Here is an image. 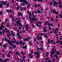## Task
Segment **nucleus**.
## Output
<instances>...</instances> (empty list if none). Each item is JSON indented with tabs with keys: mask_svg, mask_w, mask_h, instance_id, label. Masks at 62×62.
<instances>
[{
	"mask_svg": "<svg viewBox=\"0 0 62 62\" xmlns=\"http://www.w3.org/2000/svg\"><path fill=\"white\" fill-rule=\"evenodd\" d=\"M23 41H26V39H24L23 40Z\"/></svg>",
	"mask_w": 62,
	"mask_h": 62,
	"instance_id": "3c124183",
	"label": "nucleus"
},
{
	"mask_svg": "<svg viewBox=\"0 0 62 62\" xmlns=\"http://www.w3.org/2000/svg\"><path fill=\"white\" fill-rule=\"evenodd\" d=\"M54 4L55 5H57V2L56 1H54Z\"/></svg>",
	"mask_w": 62,
	"mask_h": 62,
	"instance_id": "aec40b11",
	"label": "nucleus"
},
{
	"mask_svg": "<svg viewBox=\"0 0 62 62\" xmlns=\"http://www.w3.org/2000/svg\"><path fill=\"white\" fill-rule=\"evenodd\" d=\"M56 53L57 54V55L56 54L54 55V56L56 57H58L57 55H60V54H59V53H60V52L59 51L57 52H56Z\"/></svg>",
	"mask_w": 62,
	"mask_h": 62,
	"instance_id": "423d86ee",
	"label": "nucleus"
},
{
	"mask_svg": "<svg viewBox=\"0 0 62 62\" xmlns=\"http://www.w3.org/2000/svg\"><path fill=\"white\" fill-rule=\"evenodd\" d=\"M20 21H16V23H18L19 25L20 26H23V25L22 24H20Z\"/></svg>",
	"mask_w": 62,
	"mask_h": 62,
	"instance_id": "6e6552de",
	"label": "nucleus"
},
{
	"mask_svg": "<svg viewBox=\"0 0 62 62\" xmlns=\"http://www.w3.org/2000/svg\"><path fill=\"white\" fill-rule=\"evenodd\" d=\"M9 54H11L12 53V51H9Z\"/></svg>",
	"mask_w": 62,
	"mask_h": 62,
	"instance_id": "bf43d9fd",
	"label": "nucleus"
},
{
	"mask_svg": "<svg viewBox=\"0 0 62 62\" xmlns=\"http://www.w3.org/2000/svg\"><path fill=\"white\" fill-rule=\"evenodd\" d=\"M12 22L13 23V22H14V17H13V16L12 17Z\"/></svg>",
	"mask_w": 62,
	"mask_h": 62,
	"instance_id": "dca6fc26",
	"label": "nucleus"
},
{
	"mask_svg": "<svg viewBox=\"0 0 62 62\" xmlns=\"http://www.w3.org/2000/svg\"><path fill=\"white\" fill-rule=\"evenodd\" d=\"M38 20V19L37 18L35 19H32V22H33V21H35V20Z\"/></svg>",
	"mask_w": 62,
	"mask_h": 62,
	"instance_id": "a211bd4d",
	"label": "nucleus"
},
{
	"mask_svg": "<svg viewBox=\"0 0 62 62\" xmlns=\"http://www.w3.org/2000/svg\"><path fill=\"white\" fill-rule=\"evenodd\" d=\"M9 61V59L8 58H7L5 59V62H7V61Z\"/></svg>",
	"mask_w": 62,
	"mask_h": 62,
	"instance_id": "f8f14e48",
	"label": "nucleus"
},
{
	"mask_svg": "<svg viewBox=\"0 0 62 62\" xmlns=\"http://www.w3.org/2000/svg\"><path fill=\"white\" fill-rule=\"evenodd\" d=\"M25 29L27 31H28V30H29V29L27 28H25Z\"/></svg>",
	"mask_w": 62,
	"mask_h": 62,
	"instance_id": "a18cd8bd",
	"label": "nucleus"
},
{
	"mask_svg": "<svg viewBox=\"0 0 62 62\" xmlns=\"http://www.w3.org/2000/svg\"><path fill=\"white\" fill-rule=\"evenodd\" d=\"M23 43H22V41H20L19 42V44H22Z\"/></svg>",
	"mask_w": 62,
	"mask_h": 62,
	"instance_id": "2f4dec72",
	"label": "nucleus"
},
{
	"mask_svg": "<svg viewBox=\"0 0 62 62\" xmlns=\"http://www.w3.org/2000/svg\"><path fill=\"white\" fill-rule=\"evenodd\" d=\"M55 48V47H54V46H53V48L52 49V52H55V51H54V48Z\"/></svg>",
	"mask_w": 62,
	"mask_h": 62,
	"instance_id": "b1692460",
	"label": "nucleus"
},
{
	"mask_svg": "<svg viewBox=\"0 0 62 62\" xmlns=\"http://www.w3.org/2000/svg\"><path fill=\"white\" fill-rule=\"evenodd\" d=\"M20 9L21 11H22V10H23V8L22 7H20Z\"/></svg>",
	"mask_w": 62,
	"mask_h": 62,
	"instance_id": "7c9ffc66",
	"label": "nucleus"
},
{
	"mask_svg": "<svg viewBox=\"0 0 62 62\" xmlns=\"http://www.w3.org/2000/svg\"><path fill=\"white\" fill-rule=\"evenodd\" d=\"M3 13L1 11H0V15H2Z\"/></svg>",
	"mask_w": 62,
	"mask_h": 62,
	"instance_id": "c9c22d12",
	"label": "nucleus"
},
{
	"mask_svg": "<svg viewBox=\"0 0 62 62\" xmlns=\"http://www.w3.org/2000/svg\"><path fill=\"white\" fill-rule=\"evenodd\" d=\"M25 0H19V1L21 2H24Z\"/></svg>",
	"mask_w": 62,
	"mask_h": 62,
	"instance_id": "bb28decb",
	"label": "nucleus"
},
{
	"mask_svg": "<svg viewBox=\"0 0 62 62\" xmlns=\"http://www.w3.org/2000/svg\"><path fill=\"white\" fill-rule=\"evenodd\" d=\"M49 42H50V39H48V42L47 43H49Z\"/></svg>",
	"mask_w": 62,
	"mask_h": 62,
	"instance_id": "052dcab7",
	"label": "nucleus"
},
{
	"mask_svg": "<svg viewBox=\"0 0 62 62\" xmlns=\"http://www.w3.org/2000/svg\"><path fill=\"white\" fill-rule=\"evenodd\" d=\"M22 16V20H24V19H25V18L23 17V16Z\"/></svg>",
	"mask_w": 62,
	"mask_h": 62,
	"instance_id": "a19ab883",
	"label": "nucleus"
},
{
	"mask_svg": "<svg viewBox=\"0 0 62 62\" xmlns=\"http://www.w3.org/2000/svg\"><path fill=\"white\" fill-rule=\"evenodd\" d=\"M47 36V33H46L45 34L44 37H46Z\"/></svg>",
	"mask_w": 62,
	"mask_h": 62,
	"instance_id": "c85d7f7f",
	"label": "nucleus"
},
{
	"mask_svg": "<svg viewBox=\"0 0 62 62\" xmlns=\"http://www.w3.org/2000/svg\"><path fill=\"white\" fill-rule=\"evenodd\" d=\"M13 39L14 41L13 40H12L11 41V42H11V43H10L9 44L10 45H11V46H12L13 48H15L16 47V45H13V44H12V43L13 44L14 43L16 42V39H15L14 37L13 38Z\"/></svg>",
	"mask_w": 62,
	"mask_h": 62,
	"instance_id": "f257e3e1",
	"label": "nucleus"
},
{
	"mask_svg": "<svg viewBox=\"0 0 62 62\" xmlns=\"http://www.w3.org/2000/svg\"><path fill=\"white\" fill-rule=\"evenodd\" d=\"M13 33V31H11V34H12Z\"/></svg>",
	"mask_w": 62,
	"mask_h": 62,
	"instance_id": "72a5a7b5",
	"label": "nucleus"
},
{
	"mask_svg": "<svg viewBox=\"0 0 62 62\" xmlns=\"http://www.w3.org/2000/svg\"><path fill=\"white\" fill-rule=\"evenodd\" d=\"M29 19L30 20V22H31L32 21V19H31V16H29Z\"/></svg>",
	"mask_w": 62,
	"mask_h": 62,
	"instance_id": "9b49d317",
	"label": "nucleus"
},
{
	"mask_svg": "<svg viewBox=\"0 0 62 62\" xmlns=\"http://www.w3.org/2000/svg\"><path fill=\"white\" fill-rule=\"evenodd\" d=\"M17 32H18V33L17 34V36L18 37V38L19 39H22V37H21V36L19 34V30H18Z\"/></svg>",
	"mask_w": 62,
	"mask_h": 62,
	"instance_id": "7ed1b4c3",
	"label": "nucleus"
},
{
	"mask_svg": "<svg viewBox=\"0 0 62 62\" xmlns=\"http://www.w3.org/2000/svg\"><path fill=\"white\" fill-rule=\"evenodd\" d=\"M46 55H48L49 54V53L48 52H46Z\"/></svg>",
	"mask_w": 62,
	"mask_h": 62,
	"instance_id": "69168bd1",
	"label": "nucleus"
},
{
	"mask_svg": "<svg viewBox=\"0 0 62 62\" xmlns=\"http://www.w3.org/2000/svg\"><path fill=\"white\" fill-rule=\"evenodd\" d=\"M29 26V25H27L26 26L25 28H27L28 26Z\"/></svg>",
	"mask_w": 62,
	"mask_h": 62,
	"instance_id": "8fccbe9b",
	"label": "nucleus"
},
{
	"mask_svg": "<svg viewBox=\"0 0 62 62\" xmlns=\"http://www.w3.org/2000/svg\"><path fill=\"white\" fill-rule=\"evenodd\" d=\"M9 11L7 9L6 10V12H9Z\"/></svg>",
	"mask_w": 62,
	"mask_h": 62,
	"instance_id": "680f3d73",
	"label": "nucleus"
},
{
	"mask_svg": "<svg viewBox=\"0 0 62 62\" xmlns=\"http://www.w3.org/2000/svg\"><path fill=\"white\" fill-rule=\"evenodd\" d=\"M58 20L57 19H56V23H57V22H58Z\"/></svg>",
	"mask_w": 62,
	"mask_h": 62,
	"instance_id": "338daca9",
	"label": "nucleus"
},
{
	"mask_svg": "<svg viewBox=\"0 0 62 62\" xmlns=\"http://www.w3.org/2000/svg\"><path fill=\"white\" fill-rule=\"evenodd\" d=\"M37 1L38 2H42V0H37Z\"/></svg>",
	"mask_w": 62,
	"mask_h": 62,
	"instance_id": "37998d69",
	"label": "nucleus"
},
{
	"mask_svg": "<svg viewBox=\"0 0 62 62\" xmlns=\"http://www.w3.org/2000/svg\"><path fill=\"white\" fill-rule=\"evenodd\" d=\"M36 26L37 27H40L41 25H39V24L38 23H37L36 24Z\"/></svg>",
	"mask_w": 62,
	"mask_h": 62,
	"instance_id": "6ab92c4d",
	"label": "nucleus"
},
{
	"mask_svg": "<svg viewBox=\"0 0 62 62\" xmlns=\"http://www.w3.org/2000/svg\"><path fill=\"white\" fill-rule=\"evenodd\" d=\"M24 2L25 3V4L26 5H28V2L26 1V0H25L24 1Z\"/></svg>",
	"mask_w": 62,
	"mask_h": 62,
	"instance_id": "4468645a",
	"label": "nucleus"
},
{
	"mask_svg": "<svg viewBox=\"0 0 62 62\" xmlns=\"http://www.w3.org/2000/svg\"><path fill=\"white\" fill-rule=\"evenodd\" d=\"M59 43H60V45H62V41H60L59 42Z\"/></svg>",
	"mask_w": 62,
	"mask_h": 62,
	"instance_id": "58836bf2",
	"label": "nucleus"
},
{
	"mask_svg": "<svg viewBox=\"0 0 62 62\" xmlns=\"http://www.w3.org/2000/svg\"><path fill=\"white\" fill-rule=\"evenodd\" d=\"M31 54H30L29 55V56H30V58H33V57L32 56H31Z\"/></svg>",
	"mask_w": 62,
	"mask_h": 62,
	"instance_id": "f3484780",
	"label": "nucleus"
},
{
	"mask_svg": "<svg viewBox=\"0 0 62 62\" xmlns=\"http://www.w3.org/2000/svg\"><path fill=\"white\" fill-rule=\"evenodd\" d=\"M34 12H32V13L31 15V16L32 17H33L34 16Z\"/></svg>",
	"mask_w": 62,
	"mask_h": 62,
	"instance_id": "cd10ccee",
	"label": "nucleus"
},
{
	"mask_svg": "<svg viewBox=\"0 0 62 62\" xmlns=\"http://www.w3.org/2000/svg\"><path fill=\"white\" fill-rule=\"evenodd\" d=\"M32 27H33V28H34V27H35V26L33 25V24H32Z\"/></svg>",
	"mask_w": 62,
	"mask_h": 62,
	"instance_id": "0e129e2a",
	"label": "nucleus"
},
{
	"mask_svg": "<svg viewBox=\"0 0 62 62\" xmlns=\"http://www.w3.org/2000/svg\"><path fill=\"white\" fill-rule=\"evenodd\" d=\"M36 53H37V52H34V55H36Z\"/></svg>",
	"mask_w": 62,
	"mask_h": 62,
	"instance_id": "09e8293b",
	"label": "nucleus"
},
{
	"mask_svg": "<svg viewBox=\"0 0 62 62\" xmlns=\"http://www.w3.org/2000/svg\"><path fill=\"white\" fill-rule=\"evenodd\" d=\"M29 38H28L27 39H26V41H28V40H29Z\"/></svg>",
	"mask_w": 62,
	"mask_h": 62,
	"instance_id": "ea45409f",
	"label": "nucleus"
},
{
	"mask_svg": "<svg viewBox=\"0 0 62 62\" xmlns=\"http://www.w3.org/2000/svg\"><path fill=\"white\" fill-rule=\"evenodd\" d=\"M55 53V52H51V53L50 56H52V55L53 54H54Z\"/></svg>",
	"mask_w": 62,
	"mask_h": 62,
	"instance_id": "9d476101",
	"label": "nucleus"
},
{
	"mask_svg": "<svg viewBox=\"0 0 62 62\" xmlns=\"http://www.w3.org/2000/svg\"><path fill=\"white\" fill-rule=\"evenodd\" d=\"M8 38L9 39L8 40H9V41H10V40L11 39V37H9V36H8Z\"/></svg>",
	"mask_w": 62,
	"mask_h": 62,
	"instance_id": "4c0bfd02",
	"label": "nucleus"
},
{
	"mask_svg": "<svg viewBox=\"0 0 62 62\" xmlns=\"http://www.w3.org/2000/svg\"><path fill=\"white\" fill-rule=\"evenodd\" d=\"M39 33H38L37 36V39L38 40H39V39H41V38H42L41 37L39 38Z\"/></svg>",
	"mask_w": 62,
	"mask_h": 62,
	"instance_id": "20e7f679",
	"label": "nucleus"
},
{
	"mask_svg": "<svg viewBox=\"0 0 62 62\" xmlns=\"http://www.w3.org/2000/svg\"><path fill=\"white\" fill-rule=\"evenodd\" d=\"M58 30H59V28H56V30H55V31H58Z\"/></svg>",
	"mask_w": 62,
	"mask_h": 62,
	"instance_id": "c03bdc74",
	"label": "nucleus"
},
{
	"mask_svg": "<svg viewBox=\"0 0 62 62\" xmlns=\"http://www.w3.org/2000/svg\"><path fill=\"white\" fill-rule=\"evenodd\" d=\"M19 8H20V6H18V7H17L16 8V9L17 10H18L19 9Z\"/></svg>",
	"mask_w": 62,
	"mask_h": 62,
	"instance_id": "4be33fe9",
	"label": "nucleus"
},
{
	"mask_svg": "<svg viewBox=\"0 0 62 62\" xmlns=\"http://www.w3.org/2000/svg\"><path fill=\"white\" fill-rule=\"evenodd\" d=\"M6 26H7V27H8H8H9V25H8V24L7 25H6Z\"/></svg>",
	"mask_w": 62,
	"mask_h": 62,
	"instance_id": "de8ad7c7",
	"label": "nucleus"
},
{
	"mask_svg": "<svg viewBox=\"0 0 62 62\" xmlns=\"http://www.w3.org/2000/svg\"><path fill=\"white\" fill-rule=\"evenodd\" d=\"M7 7H8L9 6V3H8L6 5Z\"/></svg>",
	"mask_w": 62,
	"mask_h": 62,
	"instance_id": "5701e85b",
	"label": "nucleus"
},
{
	"mask_svg": "<svg viewBox=\"0 0 62 62\" xmlns=\"http://www.w3.org/2000/svg\"><path fill=\"white\" fill-rule=\"evenodd\" d=\"M59 7L60 8H62V5H61V4H60L59 5Z\"/></svg>",
	"mask_w": 62,
	"mask_h": 62,
	"instance_id": "a878e982",
	"label": "nucleus"
},
{
	"mask_svg": "<svg viewBox=\"0 0 62 62\" xmlns=\"http://www.w3.org/2000/svg\"><path fill=\"white\" fill-rule=\"evenodd\" d=\"M2 24H4V25H5V24H6V23L5 22H4L3 23H2Z\"/></svg>",
	"mask_w": 62,
	"mask_h": 62,
	"instance_id": "f704fd0d",
	"label": "nucleus"
},
{
	"mask_svg": "<svg viewBox=\"0 0 62 62\" xmlns=\"http://www.w3.org/2000/svg\"><path fill=\"white\" fill-rule=\"evenodd\" d=\"M53 13H54L55 14H58V12H56V11L55 10H53Z\"/></svg>",
	"mask_w": 62,
	"mask_h": 62,
	"instance_id": "1a4fd4ad",
	"label": "nucleus"
},
{
	"mask_svg": "<svg viewBox=\"0 0 62 62\" xmlns=\"http://www.w3.org/2000/svg\"><path fill=\"white\" fill-rule=\"evenodd\" d=\"M1 27L2 28H4V27H5L4 26H3V25H1Z\"/></svg>",
	"mask_w": 62,
	"mask_h": 62,
	"instance_id": "13d9d810",
	"label": "nucleus"
},
{
	"mask_svg": "<svg viewBox=\"0 0 62 62\" xmlns=\"http://www.w3.org/2000/svg\"><path fill=\"white\" fill-rule=\"evenodd\" d=\"M7 44H5V45H3V47H4L5 48H6L7 46Z\"/></svg>",
	"mask_w": 62,
	"mask_h": 62,
	"instance_id": "412c9836",
	"label": "nucleus"
},
{
	"mask_svg": "<svg viewBox=\"0 0 62 62\" xmlns=\"http://www.w3.org/2000/svg\"><path fill=\"white\" fill-rule=\"evenodd\" d=\"M0 4H0V8H1L2 7V6H3V5H6V4L7 3V2L5 1V2H4V1H3L2 2V1H1V2H0Z\"/></svg>",
	"mask_w": 62,
	"mask_h": 62,
	"instance_id": "f03ea898",
	"label": "nucleus"
},
{
	"mask_svg": "<svg viewBox=\"0 0 62 62\" xmlns=\"http://www.w3.org/2000/svg\"><path fill=\"white\" fill-rule=\"evenodd\" d=\"M34 7H35V8H37V5L36 4H35L34 5Z\"/></svg>",
	"mask_w": 62,
	"mask_h": 62,
	"instance_id": "5fc2aeb1",
	"label": "nucleus"
},
{
	"mask_svg": "<svg viewBox=\"0 0 62 62\" xmlns=\"http://www.w3.org/2000/svg\"><path fill=\"white\" fill-rule=\"evenodd\" d=\"M16 44L17 45H18V44H19V43H18V42H16Z\"/></svg>",
	"mask_w": 62,
	"mask_h": 62,
	"instance_id": "864d4df0",
	"label": "nucleus"
},
{
	"mask_svg": "<svg viewBox=\"0 0 62 62\" xmlns=\"http://www.w3.org/2000/svg\"><path fill=\"white\" fill-rule=\"evenodd\" d=\"M46 26H45V27H44L43 28V29L44 30V29H46Z\"/></svg>",
	"mask_w": 62,
	"mask_h": 62,
	"instance_id": "e2e57ef3",
	"label": "nucleus"
},
{
	"mask_svg": "<svg viewBox=\"0 0 62 62\" xmlns=\"http://www.w3.org/2000/svg\"><path fill=\"white\" fill-rule=\"evenodd\" d=\"M38 13H41V12H40V11L39 10H38Z\"/></svg>",
	"mask_w": 62,
	"mask_h": 62,
	"instance_id": "4d7b16f0",
	"label": "nucleus"
},
{
	"mask_svg": "<svg viewBox=\"0 0 62 62\" xmlns=\"http://www.w3.org/2000/svg\"><path fill=\"white\" fill-rule=\"evenodd\" d=\"M27 7H28V8H29L30 7V5L29 4V5H28Z\"/></svg>",
	"mask_w": 62,
	"mask_h": 62,
	"instance_id": "79ce46f5",
	"label": "nucleus"
},
{
	"mask_svg": "<svg viewBox=\"0 0 62 62\" xmlns=\"http://www.w3.org/2000/svg\"><path fill=\"white\" fill-rule=\"evenodd\" d=\"M49 58H47L45 59H44V60H47V59H49Z\"/></svg>",
	"mask_w": 62,
	"mask_h": 62,
	"instance_id": "603ef678",
	"label": "nucleus"
},
{
	"mask_svg": "<svg viewBox=\"0 0 62 62\" xmlns=\"http://www.w3.org/2000/svg\"><path fill=\"white\" fill-rule=\"evenodd\" d=\"M61 13H62V15L61 14H60L59 15V16L61 18H62V12H61Z\"/></svg>",
	"mask_w": 62,
	"mask_h": 62,
	"instance_id": "393cba45",
	"label": "nucleus"
},
{
	"mask_svg": "<svg viewBox=\"0 0 62 62\" xmlns=\"http://www.w3.org/2000/svg\"><path fill=\"white\" fill-rule=\"evenodd\" d=\"M5 41H7V42H8V43L9 44L11 43L12 42L11 41H9V40H8L7 39V38H5Z\"/></svg>",
	"mask_w": 62,
	"mask_h": 62,
	"instance_id": "39448f33",
	"label": "nucleus"
},
{
	"mask_svg": "<svg viewBox=\"0 0 62 62\" xmlns=\"http://www.w3.org/2000/svg\"><path fill=\"white\" fill-rule=\"evenodd\" d=\"M18 16H23V15L22 14L20 13H18Z\"/></svg>",
	"mask_w": 62,
	"mask_h": 62,
	"instance_id": "ddd939ff",
	"label": "nucleus"
},
{
	"mask_svg": "<svg viewBox=\"0 0 62 62\" xmlns=\"http://www.w3.org/2000/svg\"><path fill=\"white\" fill-rule=\"evenodd\" d=\"M47 31V30L46 29H44V32H46Z\"/></svg>",
	"mask_w": 62,
	"mask_h": 62,
	"instance_id": "e433bc0d",
	"label": "nucleus"
},
{
	"mask_svg": "<svg viewBox=\"0 0 62 62\" xmlns=\"http://www.w3.org/2000/svg\"><path fill=\"white\" fill-rule=\"evenodd\" d=\"M23 49H26V48H27V46L26 45H25V46H23Z\"/></svg>",
	"mask_w": 62,
	"mask_h": 62,
	"instance_id": "2eb2a0df",
	"label": "nucleus"
},
{
	"mask_svg": "<svg viewBox=\"0 0 62 62\" xmlns=\"http://www.w3.org/2000/svg\"><path fill=\"white\" fill-rule=\"evenodd\" d=\"M47 62H52V61H51L50 60H48L47 61Z\"/></svg>",
	"mask_w": 62,
	"mask_h": 62,
	"instance_id": "774afa93",
	"label": "nucleus"
},
{
	"mask_svg": "<svg viewBox=\"0 0 62 62\" xmlns=\"http://www.w3.org/2000/svg\"><path fill=\"white\" fill-rule=\"evenodd\" d=\"M50 23H47V25H48V26H50Z\"/></svg>",
	"mask_w": 62,
	"mask_h": 62,
	"instance_id": "473e14b6",
	"label": "nucleus"
},
{
	"mask_svg": "<svg viewBox=\"0 0 62 62\" xmlns=\"http://www.w3.org/2000/svg\"><path fill=\"white\" fill-rule=\"evenodd\" d=\"M12 37H14V36H15V34L14 33H13V34H12Z\"/></svg>",
	"mask_w": 62,
	"mask_h": 62,
	"instance_id": "49530a36",
	"label": "nucleus"
},
{
	"mask_svg": "<svg viewBox=\"0 0 62 62\" xmlns=\"http://www.w3.org/2000/svg\"><path fill=\"white\" fill-rule=\"evenodd\" d=\"M12 25H14V26H15V25H16V23L15 24L14 23H12Z\"/></svg>",
	"mask_w": 62,
	"mask_h": 62,
	"instance_id": "6e6d98bb",
	"label": "nucleus"
},
{
	"mask_svg": "<svg viewBox=\"0 0 62 62\" xmlns=\"http://www.w3.org/2000/svg\"><path fill=\"white\" fill-rule=\"evenodd\" d=\"M31 42H30L29 43V44H31V45L32 46V45H33V44H32V43L31 44Z\"/></svg>",
	"mask_w": 62,
	"mask_h": 62,
	"instance_id": "c756f323",
	"label": "nucleus"
},
{
	"mask_svg": "<svg viewBox=\"0 0 62 62\" xmlns=\"http://www.w3.org/2000/svg\"><path fill=\"white\" fill-rule=\"evenodd\" d=\"M36 54H37V56H36V58L37 59H38L39 57V52H37Z\"/></svg>",
	"mask_w": 62,
	"mask_h": 62,
	"instance_id": "0eeeda50",
	"label": "nucleus"
}]
</instances>
